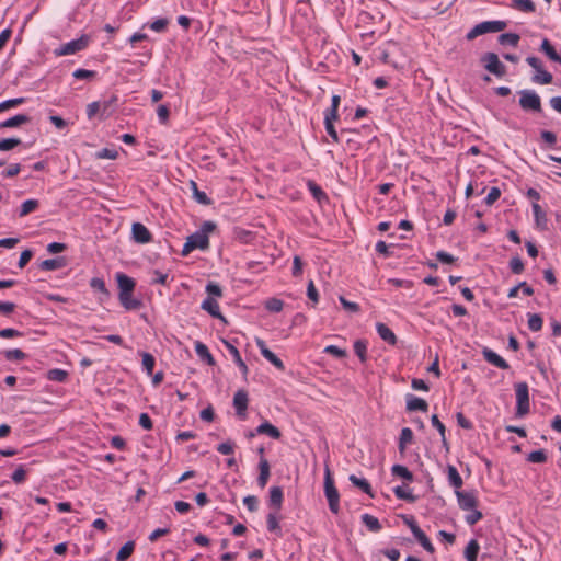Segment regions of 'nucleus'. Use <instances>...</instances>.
<instances>
[{
    "label": "nucleus",
    "instance_id": "f8f14e48",
    "mask_svg": "<svg viewBox=\"0 0 561 561\" xmlns=\"http://www.w3.org/2000/svg\"><path fill=\"white\" fill-rule=\"evenodd\" d=\"M131 238L136 243L146 244L152 240V234L141 222H135L131 226Z\"/></svg>",
    "mask_w": 561,
    "mask_h": 561
},
{
    "label": "nucleus",
    "instance_id": "a878e982",
    "mask_svg": "<svg viewBox=\"0 0 561 561\" xmlns=\"http://www.w3.org/2000/svg\"><path fill=\"white\" fill-rule=\"evenodd\" d=\"M30 116L25 115V114H18V115H14L3 122L0 123V128H13V127H19L25 123H28L30 122Z\"/></svg>",
    "mask_w": 561,
    "mask_h": 561
},
{
    "label": "nucleus",
    "instance_id": "7ed1b4c3",
    "mask_svg": "<svg viewBox=\"0 0 561 561\" xmlns=\"http://www.w3.org/2000/svg\"><path fill=\"white\" fill-rule=\"evenodd\" d=\"M518 94L522 110L538 114L542 112L541 99L534 90H520Z\"/></svg>",
    "mask_w": 561,
    "mask_h": 561
},
{
    "label": "nucleus",
    "instance_id": "37998d69",
    "mask_svg": "<svg viewBox=\"0 0 561 561\" xmlns=\"http://www.w3.org/2000/svg\"><path fill=\"white\" fill-rule=\"evenodd\" d=\"M141 357H142L141 365H142L144 370L149 376H152L153 368L156 365V358L150 353H147V352H142Z\"/></svg>",
    "mask_w": 561,
    "mask_h": 561
},
{
    "label": "nucleus",
    "instance_id": "3c124183",
    "mask_svg": "<svg viewBox=\"0 0 561 561\" xmlns=\"http://www.w3.org/2000/svg\"><path fill=\"white\" fill-rule=\"evenodd\" d=\"M341 98L340 95L332 96V103L329 108L325 110L324 116H330V118H339L337 110L340 106Z\"/></svg>",
    "mask_w": 561,
    "mask_h": 561
},
{
    "label": "nucleus",
    "instance_id": "c756f323",
    "mask_svg": "<svg viewBox=\"0 0 561 561\" xmlns=\"http://www.w3.org/2000/svg\"><path fill=\"white\" fill-rule=\"evenodd\" d=\"M266 527L270 533H273L277 536H282V527L278 522L277 512L268 513L266 517Z\"/></svg>",
    "mask_w": 561,
    "mask_h": 561
},
{
    "label": "nucleus",
    "instance_id": "f257e3e1",
    "mask_svg": "<svg viewBox=\"0 0 561 561\" xmlns=\"http://www.w3.org/2000/svg\"><path fill=\"white\" fill-rule=\"evenodd\" d=\"M216 229V224L213 221H204L201 228L187 237L186 242L183 245L181 254L183 256L188 255L192 251L207 250L209 248V233Z\"/></svg>",
    "mask_w": 561,
    "mask_h": 561
},
{
    "label": "nucleus",
    "instance_id": "c85d7f7f",
    "mask_svg": "<svg viewBox=\"0 0 561 561\" xmlns=\"http://www.w3.org/2000/svg\"><path fill=\"white\" fill-rule=\"evenodd\" d=\"M195 352L202 360L206 362L210 366L215 365V359L204 343L199 341L195 342Z\"/></svg>",
    "mask_w": 561,
    "mask_h": 561
},
{
    "label": "nucleus",
    "instance_id": "338daca9",
    "mask_svg": "<svg viewBox=\"0 0 561 561\" xmlns=\"http://www.w3.org/2000/svg\"><path fill=\"white\" fill-rule=\"evenodd\" d=\"M469 512L470 513L466 516V522L470 526L476 525L483 517L482 513L478 511L477 507L473 510H469Z\"/></svg>",
    "mask_w": 561,
    "mask_h": 561
},
{
    "label": "nucleus",
    "instance_id": "7c9ffc66",
    "mask_svg": "<svg viewBox=\"0 0 561 561\" xmlns=\"http://www.w3.org/2000/svg\"><path fill=\"white\" fill-rule=\"evenodd\" d=\"M348 480L352 482L353 485L359 488L364 493L369 495L370 497H374V493L371 490V486L369 482L364 478H358L355 474H351Z\"/></svg>",
    "mask_w": 561,
    "mask_h": 561
},
{
    "label": "nucleus",
    "instance_id": "9d476101",
    "mask_svg": "<svg viewBox=\"0 0 561 561\" xmlns=\"http://www.w3.org/2000/svg\"><path fill=\"white\" fill-rule=\"evenodd\" d=\"M248 403V392L243 389L238 390L233 396V407L236 409V414L240 420H245L247 417Z\"/></svg>",
    "mask_w": 561,
    "mask_h": 561
},
{
    "label": "nucleus",
    "instance_id": "4d7b16f0",
    "mask_svg": "<svg viewBox=\"0 0 561 561\" xmlns=\"http://www.w3.org/2000/svg\"><path fill=\"white\" fill-rule=\"evenodd\" d=\"M21 144L20 138H3L0 139V151H9Z\"/></svg>",
    "mask_w": 561,
    "mask_h": 561
},
{
    "label": "nucleus",
    "instance_id": "13d9d810",
    "mask_svg": "<svg viewBox=\"0 0 561 561\" xmlns=\"http://www.w3.org/2000/svg\"><path fill=\"white\" fill-rule=\"evenodd\" d=\"M168 24H169L168 19L160 18V19H157L153 22H151L149 24V27L157 33H162L167 30Z\"/></svg>",
    "mask_w": 561,
    "mask_h": 561
},
{
    "label": "nucleus",
    "instance_id": "79ce46f5",
    "mask_svg": "<svg viewBox=\"0 0 561 561\" xmlns=\"http://www.w3.org/2000/svg\"><path fill=\"white\" fill-rule=\"evenodd\" d=\"M479 549L480 547L477 540H470L465 550V557L467 561H477Z\"/></svg>",
    "mask_w": 561,
    "mask_h": 561
},
{
    "label": "nucleus",
    "instance_id": "412c9836",
    "mask_svg": "<svg viewBox=\"0 0 561 561\" xmlns=\"http://www.w3.org/2000/svg\"><path fill=\"white\" fill-rule=\"evenodd\" d=\"M307 186H308V190L311 193L312 197L319 204H323V203H328L329 202V196L327 195V193L314 181L309 180L307 182Z\"/></svg>",
    "mask_w": 561,
    "mask_h": 561
},
{
    "label": "nucleus",
    "instance_id": "6e6d98bb",
    "mask_svg": "<svg viewBox=\"0 0 561 561\" xmlns=\"http://www.w3.org/2000/svg\"><path fill=\"white\" fill-rule=\"evenodd\" d=\"M90 286H91L92 289L104 294L106 297L110 296V293H108V290L106 288L105 282L102 278L93 277L90 280Z\"/></svg>",
    "mask_w": 561,
    "mask_h": 561
},
{
    "label": "nucleus",
    "instance_id": "603ef678",
    "mask_svg": "<svg viewBox=\"0 0 561 561\" xmlns=\"http://www.w3.org/2000/svg\"><path fill=\"white\" fill-rule=\"evenodd\" d=\"M3 355L7 360H18V362L24 360L27 357V355L19 348L7 350L3 352Z\"/></svg>",
    "mask_w": 561,
    "mask_h": 561
},
{
    "label": "nucleus",
    "instance_id": "09e8293b",
    "mask_svg": "<svg viewBox=\"0 0 561 561\" xmlns=\"http://www.w3.org/2000/svg\"><path fill=\"white\" fill-rule=\"evenodd\" d=\"M337 118H330V116H324V127H325V130L328 133V135L331 137L332 141L333 142H339L340 141V138H339V134L334 127V124L333 122L336 121Z\"/></svg>",
    "mask_w": 561,
    "mask_h": 561
},
{
    "label": "nucleus",
    "instance_id": "e2e57ef3",
    "mask_svg": "<svg viewBox=\"0 0 561 561\" xmlns=\"http://www.w3.org/2000/svg\"><path fill=\"white\" fill-rule=\"evenodd\" d=\"M24 335L23 332L12 329V328H5L0 330V337L1 339H14V337H22Z\"/></svg>",
    "mask_w": 561,
    "mask_h": 561
},
{
    "label": "nucleus",
    "instance_id": "bb28decb",
    "mask_svg": "<svg viewBox=\"0 0 561 561\" xmlns=\"http://www.w3.org/2000/svg\"><path fill=\"white\" fill-rule=\"evenodd\" d=\"M447 476H448V482L450 486L455 488L456 491H460L459 489L462 486L463 481L460 477L458 470L453 465L447 466Z\"/></svg>",
    "mask_w": 561,
    "mask_h": 561
},
{
    "label": "nucleus",
    "instance_id": "ea45409f",
    "mask_svg": "<svg viewBox=\"0 0 561 561\" xmlns=\"http://www.w3.org/2000/svg\"><path fill=\"white\" fill-rule=\"evenodd\" d=\"M68 378V373L61 368H53L47 371V379L56 382H65Z\"/></svg>",
    "mask_w": 561,
    "mask_h": 561
},
{
    "label": "nucleus",
    "instance_id": "f03ea898",
    "mask_svg": "<svg viewBox=\"0 0 561 561\" xmlns=\"http://www.w3.org/2000/svg\"><path fill=\"white\" fill-rule=\"evenodd\" d=\"M324 495L328 500L329 508L333 514L340 512V494L335 488L331 470L328 465L324 466Z\"/></svg>",
    "mask_w": 561,
    "mask_h": 561
},
{
    "label": "nucleus",
    "instance_id": "f3484780",
    "mask_svg": "<svg viewBox=\"0 0 561 561\" xmlns=\"http://www.w3.org/2000/svg\"><path fill=\"white\" fill-rule=\"evenodd\" d=\"M116 280L118 286V294H133L136 283L134 278L129 277L124 273L116 274Z\"/></svg>",
    "mask_w": 561,
    "mask_h": 561
},
{
    "label": "nucleus",
    "instance_id": "a18cd8bd",
    "mask_svg": "<svg viewBox=\"0 0 561 561\" xmlns=\"http://www.w3.org/2000/svg\"><path fill=\"white\" fill-rule=\"evenodd\" d=\"M432 425L437 428V431L440 434L442 443L448 449V443L446 438V427L445 425L439 421L438 416L436 414H433L431 417Z\"/></svg>",
    "mask_w": 561,
    "mask_h": 561
},
{
    "label": "nucleus",
    "instance_id": "20e7f679",
    "mask_svg": "<svg viewBox=\"0 0 561 561\" xmlns=\"http://www.w3.org/2000/svg\"><path fill=\"white\" fill-rule=\"evenodd\" d=\"M506 27V22L504 21H484L477 25H474L466 35L468 41H472L476 37L486 34V33H496L501 32Z\"/></svg>",
    "mask_w": 561,
    "mask_h": 561
},
{
    "label": "nucleus",
    "instance_id": "864d4df0",
    "mask_svg": "<svg viewBox=\"0 0 561 561\" xmlns=\"http://www.w3.org/2000/svg\"><path fill=\"white\" fill-rule=\"evenodd\" d=\"M265 308L270 312H280L284 308V301L278 298H270L265 301Z\"/></svg>",
    "mask_w": 561,
    "mask_h": 561
},
{
    "label": "nucleus",
    "instance_id": "a19ab883",
    "mask_svg": "<svg viewBox=\"0 0 561 561\" xmlns=\"http://www.w3.org/2000/svg\"><path fill=\"white\" fill-rule=\"evenodd\" d=\"M354 352L362 363L367 360V342L365 340H356L354 342Z\"/></svg>",
    "mask_w": 561,
    "mask_h": 561
},
{
    "label": "nucleus",
    "instance_id": "473e14b6",
    "mask_svg": "<svg viewBox=\"0 0 561 561\" xmlns=\"http://www.w3.org/2000/svg\"><path fill=\"white\" fill-rule=\"evenodd\" d=\"M394 495L399 500H404L410 503H413L416 501V496L413 495L412 491L408 488V485H398L393 489Z\"/></svg>",
    "mask_w": 561,
    "mask_h": 561
},
{
    "label": "nucleus",
    "instance_id": "680f3d73",
    "mask_svg": "<svg viewBox=\"0 0 561 561\" xmlns=\"http://www.w3.org/2000/svg\"><path fill=\"white\" fill-rule=\"evenodd\" d=\"M500 196H501V190L496 186H493L490 188L486 197L484 198V203L488 206H491L500 198Z\"/></svg>",
    "mask_w": 561,
    "mask_h": 561
},
{
    "label": "nucleus",
    "instance_id": "f704fd0d",
    "mask_svg": "<svg viewBox=\"0 0 561 561\" xmlns=\"http://www.w3.org/2000/svg\"><path fill=\"white\" fill-rule=\"evenodd\" d=\"M362 522L373 533H378L382 528L378 518L367 513L362 515Z\"/></svg>",
    "mask_w": 561,
    "mask_h": 561
},
{
    "label": "nucleus",
    "instance_id": "423d86ee",
    "mask_svg": "<svg viewBox=\"0 0 561 561\" xmlns=\"http://www.w3.org/2000/svg\"><path fill=\"white\" fill-rule=\"evenodd\" d=\"M404 524L410 528L419 543L430 553L435 551V548L426 534L420 528L413 516H403Z\"/></svg>",
    "mask_w": 561,
    "mask_h": 561
},
{
    "label": "nucleus",
    "instance_id": "4c0bfd02",
    "mask_svg": "<svg viewBox=\"0 0 561 561\" xmlns=\"http://www.w3.org/2000/svg\"><path fill=\"white\" fill-rule=\"evenodd\" d=\"M191 187L193 191V196L196 199V202L206 206L211 204V199L207 196V194L198 190L196 182L191 181Z\"/></svg>",
    "mask_w": 561,
    "mask_h": 561
},
{
    "label": "nucleus",
    "instance_id": "b1692460",
    "mask_svg": "<svg viewBox=\"0 0 561 561\" xmlns=\"http://www.w3.org/2000/svg\"><path fill=\"white\" fill-rule=\"evenodd\" d=\"M259 470L260 474L257 477V484L260 488L263 489L267 484L271 474V468L267 459L261 457V460L259 462Z\"/></svg>",
    "mask_w": 561,
    "mask_h": 561
},
{
    "label": "nucleus",
    "instance_id": "bf43d9fd",
    "mask_svg": "<svg viewBox=\"0 0 561 561\" xmlns=\"http://www.w3.org/2000/svg\"><path fill=\"white\" fill-rule=\"evenodd\" d=\"M98 159H110L115 160L118 157V152L115 149L103 148L95 153Z\"/></svg>",
    "mask_w": 561,
    "mask_h": 561
},
{
    "label": "nucleus",
    "instance_id": "de8ad7c7",
    "mask_svg": "<svg viewBox=\"0 0 561 561\" xmlns=\"http://www.w3.org/2000/svg\"><path fill=\"white\" fill-rule=\"evenodd\" d=\"M519 35L516 33H503L499 36V43L501 45H511L516 47L519 42Z\"/></svg>",
    "mask_w": 561,
    "mask_h": 561
},
{
    "label": "nucleus",
    "instance_id": "0e129e2a",
    "mask_svg": "<svg viewBox=\"0 0 561 561\" xmlns=\"http://www.w3.org/2000/svg\"><path fill=\"white\" fill-rule=\"evenodd\" d=\"M510 268L514 274H522L524 271V263L520 257L514 256L510 261Z\"/></svg>",
    "mask_w": 561,
    "mask_h": 561
},
{
    "label": "nucleus",
    "instance_id": "5fc2aeb1",
    "mask_svg": "<svg viewBox=\"0 0 561 561\" xmlns=\"http://www.w3.org/2000/svg\"><path fill=\"white\" fill-rule=\"evenodd\" d=\"M527 461L533 463H543L547 461V454L543 449L534 450L528 454Z\"/></svg>",
    "mask_w": 561,
    "mask_h": 561
},
{
    "label": "nucleus",
    "instance_id": "69168bd1",
    "mask_svg": "<svg viewBox=\"0 0 561 561\" xmlns=\"http://www.w3.org/2000/svg\"><path fill=\"white\" fill-rule=\"evenodd\" d=\"M206 293L208 294V297H213V298L222 296L221 287L214 282H209L206 285Z\"/></svg>",
    "mask_w": 561,
    "mask_h": 561
},
{
    "label": "nucleus",
    "instance_id": "4468645a",
    "mask_svg": "<svg viewBox=\"0 0 561 561\" xmlns=\"http://www.w3.org/2000/svg\"><path fill=\"white\" fill-rule=\"evenodd\" d=\"M482 355H483V358L488 363L494 365L495 367H497L500 369H508L510 368L508 363L503 357H501L497 353L492 351L491 348L484 347L482 351Z\"/></svg>",
    "mask_w": 561,
    "mask_h": 561
},
{
    "label": "nucleus",
    "instance_id": "39448f33",
    "mask_svg": "<svg viewBox=\"0 0 561 561\" xmlns=\"http://www.w3.org/2000/svg\"><path fill=\"white\" fill-rule=\"evenodd\" d=\"M515 394H516V416L523 417L529 412V409H530L528 385L526 382L516 383L515 385Z\"/></svg>",
    "mask_w": 561,
    "mask_h": 561
},
{
    "label": "nucleus",
    "instance_id": "ddd939ff",
    "mask_svg": "<svg viewBox=\"0 0 561 561\" xmlns=\"http://www.w3.org/2000/svg\"><path fill=\"white\" fill-rule=\"evenodd\" d=\"M256 345L260 350L261 355L268 360L272 365H274L277 369L284 370L285 365L283 360L277 357L265 344V342L261 339L256 340Z\"/></svg>",
    "mask_w": 561,
    "mask_h": 561
},
{
    "label": "nucleus",
    "instance_id": "4be33fe9",
    "mask_svg": "<svg viewBox=\"0 0 561 561\" xmlns=\"http://www.w3.org/2000/svg\"><path fill=\"white\" fill-rule=\"evenodd\" d=\"M376 330L381 340L389 343L390 345H396L397 336L388 325H386L385 323L378 322L376 324Z\"/></svg>",
    "mask_w": 561,
    "mask_h": 561
},
{
    "label": "nucleus",
    "instance_id": "72a5a7b5",
    "mask_svg": "<svg viewBox=\"0 0 561 561\" xmlns=\"http://www.w3.org/2000/svg\"><path fill=\"white\" fill-rule=\"evenodd\" d=\"M413 440V432L410 427H403L400 433L399 438V451L403 454L405 451L407 445L411 444Z\"/></svg>",
    "mask_w": 561,
    "mask_h": 561
},
{
    "label": "nucleus",
    "instance_id": "0eeeda50",
    "mask_svg": "<svg viewBox=\"0 0 561 561\" xmlns=\"http://www.w3.org/2000/svg\"><path fill=\"white\" fill-rule=\"evenodd\" d=\"M90 43V37L88 35H81L77 39H72L64 45H61L59 48L55 50L56 56H67V55H73L78 51H81L88 47Z\"/></svg>",
    "mask_w": 561,
    "mask_h": 561
},
{
    "label": "nucleus",
    "instance_id": "393cba45",
    "mask_svg": "<svg viewBox=\"0 0 561 561\" xmlns=\"http://www.w3.org/2000/svg\"><path fill=\"white\" fill-rule=\"evenodd\" d=\"M255 432L256 434H265V435H268L270 437L274 438V439H279L280 436H282V433L280 431L274 426L273 424H271L270 422L265 421L263 422L262 424H260L256 428H255Z\"/></svg>",
    "mask_w": 561,
    "mask_h": 561
},
{
    "label": "nucleus",
    "instance_id": "aec40b11",
    "mask_svg": "<svg viewBox=\"0 0 561 561\" xmlns=\"http://www.w3.org/2000/svg\"><path fill=\"white\" fill-rule=\"evenodd\" d=\"M531 209H533L536 227L541 230L547 229L548 219H547L546 211L542 209V207L538 203L534 202L531 205Z\"/></svg>",
    "mask_w": 561,
    "mask_h": 561
},
{
    "label": "nucleus",
    "instance_id": "774afa93",
    "mask_svg": "<svg viewBox=\"0 0 561 561\" xmlns=\"http://www.w3.org/2000/svg\"><path fill=\"white\" fill-rule=\"evenodd\" d=\"M324 353L327 354H330V355H333L337 358H344L346 357L347 353L345 350L343 348H340L339 346L336 345H328L325 348H324Z\"/></svg>",
    "mask_w": 561,
    "mask_h": 561
},
{
    "label": "nucleus",
    "instance_id": "58836bf2",
    "mask_svg": "<svg viewBox=\"0 0 561 561\" xmlns=\"http://www.w3.org/2000/svg\"><path fill=\"white\" fill-rule=\"evenodd\" d=\"M135 549V542L134 541H127L125 545L122 546L119 551L116 554V561H125L127 560L134 552Z\"/></svg>",
    "mask_w": 561,
    "mask_h": 561
},
{
    "label": "nucleus",
    "instance_id": "1a4fd4ad",
    "mask_svg": "<svg viewBox=\"0 0 561 561\" xmlns=\"http://www.w3.org/2000/svg\"><path fill=\"white\" fill-rule=\"evenodd\" d=\"M526 61L536 70V75L531 78L533 82L539 84H550L552 82V75L542 68V62L539 58L529 56L526 58Z\"/></svg>",
    "mask_w": 561,
    "mask_h": 561
},
{
    "label": "nucleus",
    "instance_id": "052dcab7",
    "mask_svg": "<svg viewBox=\"0 0 561 561\" xmlns=\"http://www.w3.org/2000/svg\"><path fill=\"white\" fill-rule=\"evenodd\" d=\"M11 479L16 484L23 483L26 479V470L24 469V466H19L12 473Z\"/></svg>",
    "mask_w": 561,
    "mask_h": 561
},
{
    "label": "nucleus",
    "instance_id": "2f4dec72",
    "mask_svg": "<svg viewBox=\"0 0 561 561\" xmlns=\"http://www.w3.org/2000/svg\"><path fill=\"white\" fill-rule=\"evenodd\" d=\"M391 473L392 476L401 478L407 482H412L414 479L413 473L402 465H393L391 468Z\"/></svg>",
    "mask_w": 561,
    "mask_h": 561
},
{
    "label": "nucleus",
    "instance_id": "c9c22d12",
    "mask_svg": "<svg viewBox=\"0 0 561 561\" xmlns=\"http://www.w3.org/2000/svg\"><path fill=\"white\" fill-rule=\"evenodd\" d=\"M512 8L525 12L533 13L536 10L535 3L531 0H511Z\"/></svg>",
    "mask_w": 561,
    "mask_h": 561
},
{
    "label": "nucleus",
    "instance_id": "8fccbe9b",
    "mask_svg": "<svg viewBox=\"0 0 561 561\" xmlns=\"http://www.w3.org/2000/svg\"><path fill=\"white\" fill-rule=\"evenodd\" d=\"M117 96L112 95L108 100L101 102V117L106 118L112 114L111 107L116 104Z\"/></svg>",
    "mask_w": 561,
    "mask_h": 561
},
{
    "label": "nucleus",
    "instance_id": "2eb2a0df",
    "mask_svg": "<svg viewBox=\"0 0 561 561\" xmlns=\"http://www.w3.org/2000/svg\"><path fill=\"white\" fill-rule=\"evenodd\" d=\"M201 308L203 310L207 311L213 318L219 319L224 322H227L226 318L220 312L219 305L215 298H213V297L205 298L204 301L202 302Z\"/></svg>",
    "mask_w": 561,
    "mask_h": 561
},
{
    "label": "nucleus",
    "instance_id": "dca6fc26",
    "mask_svg": "<svg viewBox=\"0 0 561 561\" xmlns=\"http://www.w3.org/2000/svg\"><path fill=\"white\" fill-rule=\"evenodd\" d=\"M224 344H225L226 348L228 350V352L231 354L234 364L239 367L243 377H247V375L249 373V368H248L247 364L243 362L239 350L229 341H224Z\"/></svg>",
    "mask_w": 561,
    "mask_h": 561
},
{
    "label": "nucleus",
    "instance_id": "6e6552de",
    "mask_svg": "<svg viewBox=\"0 0 561 561\" xmlns=\"http://www.w3.org/2000/svg\"><path fill=\"white\" fill-rule=\"evenodd\" d=\"M481 62L489 72L499 78H502L506 75V67L499 59V56L495 53H485L481 57Z\"/></svg>",
    "mask_w": 561,
    "mask_h": 561
},
{
    "label": "nucleus",
    "instance_id": "cd10ccee",
    "mask_svg": "<svg viewBox=\"0 0 561 561\" xmlns=\"http://www.w3.org/2000/svg\"><path fill=\"white\" fill-rule=\"evenodd\" d=\"M283 497L284 495L280 486H272L270 489V505L273 506L276 512L282 508Z\"/></svg>",
    "mask_w": 561,
    "mask_h": 561
},
{
    "label": "nucleus",
    "instance_id": "49530a36",
    "mask_svg": "<svg viewBox=\"0 0 561 561\" xmlns=\"http://www.w3.org/2000/svg\"><path fill=\"white\" fill-rule=\"evenodd\" d=\"M543 320L538 313H528V328L533 332H538L542 329Z\"/></svg>",
    "mask_w": 561,
    "mask_h": 561
},
{
    "label": "nucleus",
    "instance_id": "e433bc0d",
    "mask_svg": "<svg viewBox=\"0 0 561 561\" xmlns=\"http://www.w3.org/2000/svg\"><path fill=\"white\" fill-rule=\"evenodd\" d=\"M38 206H39V202L37 199H26L22 203V205L20 207L19 216L25 217L28 214L35 211L38 208Z\"/></svg>",
    "mask_w": 561,
    "mask_h": 561
},
{
    "label": "nucleus",
    "instance_id": "6ab92c4d",
    "mask_svg": "<svg viewBox=\"0 0 561 561\" xmlns=\"http://www.w3.org/2000/svg\"><path fill=\"white\" fill-rule=\"evenodd\" d=\"M407 410L410 412H412V411L427 412L428 404L422 398L415 397L413 394H408L407 396Z\"/></svg>",
    "mask_w": 561,
    "mask_h": 561
},
{
    "label": "nucleus",
    "instance_id": "9b49d317",
    "mask_svg": "<svg viewBox=\"0 0 561 561\" xmlns=\"http://www.w3.org/2000/svg\"><path fill=\"white\" fill-rule=\"evenodd\" d=\"M458 505L462 511L473 510L478 506V499L474 491H455Z\"/></svg>",
    "mask_w": 561,
    "mask_h": 561
},
{
    "label": "nucleus",
    "instance_id": "a211bd4d",
    "mask_svg": "<svg viewBox=\"0 0 561 561\" xmlns=\"http://www.w3.org/2000/svg\"><path fill=\"white\" fill-rule=\"evenodd\" d=\"M121 305L128 311L138 310L142 307V301L135 298L133 294H118Z\"/></svg>",
    "mask_w": 561,
    "mask_h": 561
},
{
    "label": "nucleus",
    "instance_id": "5701e85b",
    "mask_svg": "<svg viewBox=\"0 0 561 561\" xmlns=\"http://www.w3.org/2000/svg\"><path fill=\"white\" fill-rule=\"evenodd\" d=\"M67 265V260L64 256L47 259L39 264V268L43 271H56L64 268Z\"/></svg>",
    "mask_w": 561,
    "mask_h": 561
},
{
    "label": "nucleus",
    "instance_id": "c03bdc74",
    "mask_svg": "<svg viewBox=\"0 0 561 561\" xmlns=\"http://www.w3.org/2000/svg\"><path fill=\"white\" fill-rule=\"evenodd\" d=\"M540 49L541 51H543L548 57L549 59H551L552 61H557L560 59V55L556 51L554 47L552 46V44L550 43V41L548 38H545L541 43V46H540Z\"/></svg>",
    "mask_w": 561,
    "mask_h": 561
}]
</instances>
